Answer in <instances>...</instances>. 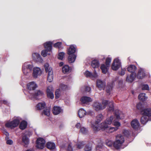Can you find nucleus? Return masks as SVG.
<instances>
[{
	"label": "nucleus",
	"instance_id": "c756f323",
	"mask_svg": "<svg viewBox=\"0 0 151 151\" xmlns=\"http://www.w3.org/2000/svg\"><path fill=\"white\" fill-rule=\"evenodd\" d=\"M47 148L50 150H54L55 148V143L51 142H48L46 144Z\"/></svg>",
	"mask_w": 151,
	"mask_h": 151
},
{
	"label": "nucleus",
	"instance_id": "423d86ee",
	"mask_svg": "<svg viewBox=\"0 0 151 151\" xmlns=\"http://www.w3.org/2000/svg\"><path fill=\"white\" fill-rule=\"evenodd\" d=\"M45 143V141L43 139L39 138L36 141V147L39 149H43L44 147Z\"/></svg>",
	"mask_w": 151,
	"mask_h": 151
},
{
	"label": "nucleus",
	"instance_id": "e433bc0d",
	"mask_svg": "<svg viewBox=\"0 0 151 151\" xmlns=\"http://www.w3.org/2000/svg\"><path fill=\"white\" fill-rule=\"evenodd\" d=\"M109 101L107 100L103 99L102 100L101 106L103 109H105L107 105L109 104V103L110 102Z\"/></svg>",
	"mask_w": 151,
	"mask_h": 151
},
{
	"label": "nucleus",
	"instance_id": "473e14b6",
	"mask_svg": "<svg viewBox=\"0 0 151 151\" xmlns=\"http://www.w3.org/2000/svg\"><path fill=\"white\" fill-rule=\"evenodd\" d=\"M71 67H63L62 68V72L64 73H68L71 71Z\"/></svg>",
	"mask_w": 151,
	"mask_h": 151
},
{
	"label": "nucleus",
	"instance_id": "9d476101",
	"mask_svg": "<svg viewBox=\"0 0 151 151\" xmlns=\"http://www.w3.org/2000/svg\"><path fill=\"white\" fill-rule=\"evenodd\" d=\"M37 86V85L34 82H31L27 85V87L29 90L30 93H32V91H34L35 89Z\"/></svg>",
	"mask_w": 151,
	"mask_h": 151
},
{
	"label": "nucleus",
	"instance_id": "cd10ccee",
	"mask_svg": "<svg viewBox=\"0 0 151 151\" xmlns=\"http://www.w3.org/2000/svg\"><path fill=\"white\" fill-rule=\"evenodd\" d=\"M114 86V84L113 83L111 84L109 83L108 85L106 88V91L108 95L110 94V92L112 90Z\"/></svg>",
	"mask_w": 151,
	"mask_h": 151
},
{
	"label": "nucleus",
	"instance_id": "7c9ffc66",
	"mask_svg": "<svg viewBox=\"0 0 151 151\" xmlns=\"http://www.w3.org/2000/svg\"><path fill=\"white\" fill-rule=\"evenodd\" d=\"M76 56L75 55H69L68 57V61L70 63H73L76 58Z\"/></svg>",
	"mask_w": 151,
	"mask_h": 151
},
{
	"label": "nucleus",
	"instance_id": "a19ab883",
	"mask_svg": "<svg viewBox=\"0 0 151 151\" xmlns=\"http://www.w3.org/2000/svg\"><path fill=\"white\" fill-rule=\"evenodd\" d=\"M30 67H23L22 68V70H23L24 73L25 75L30 71Z\"/></svg>",
	"mask_w": 151,
	"mask_h": 151
},
{
	"label": "nucleus",
	"instance_id": "052dcab7",
	"mask_svg": "<svg viewBox=\"0 0 151 151\" xmlns=\"http://www.w3.org/2000/svg\"><path fill=\"white\" fill-rule=\"evenodd\" d=\"M137 107L138 109L141 110L142 108V104L141 103H139L137 104Z\"/></svg>",
	"mask_w": 151,
	"mask_h": 151
},
{
	"label": "nucleus",
	"instance_id": "774afa93",
	"mask_svg": "<svg viewBox=\"0 0 151 151\" xmlns=\"http://www.w3.org/2000/svg\"><path fill=\"white\" fill-rule=\"evenodd\" d=\"M63 65V62H60L59 63V66H62Z\"/></svg>",
	"mask_w": 151,
	"mask_h": 151
},
{
	"label": "nucleus",
	"instance_id": "de8ad7c7",
	"mask_svg": "<svg viewBox=\"0 0 151 151\" xmlns=\"http://www.w3.org/2000/svg\"><path fill=\"white\" fill-rule=\"evenodd\" d=\"M43 113L47 116H49L50 115V109H46L43 111Z\"/></svg>",
	"mask_w": 151,
	"mask_h": 151
},
{
	"label": "nucleus",
	"instance_id": "72a5a7b5",
	"mask_svg": "<svg viewBox=\"0 0 151 151\" xmlns=\"http://www.w3.org/2000/svg\"><path fill=\"white\" fill-rule=\"evenodd\" d=\"M27 125V122L24 121H23L20 124L19 128L21 129L24 130L26 128Z\"/></svg>",
	"mask_w": 151,
	"mask_h": 151
},
{
	"label": "nucleus",
	"instance_id": "a878e982",
	"mask_svg": "<svg viewBox=\"0 0 151 151\" xmlns=\"http://www.w3.org/2000/svg\"><path fill=\"white\" fill-rule=\"evenodd\" d=\"M148 121H151V118H149L144 115H143L141 119V122L144 124H146Z\"/></svg>",
	"mask_w": 151,
	"mask_h": 151
},
{
	"label": "nucleus",
	"instance_id": "4d7b16f0",
	"mask_svg": "<svg viewBox=\"0 0 151 151\" xmlns=\"http://www.w3.org/2000/svg\"><path fill=\"white\" fill-rule=\"evenodd\" d=\"M61 42H58L54 44V46L55 47L60 48L61 46Z\"/></svg>",
	"mask_w": 151,
	"mask_h": 151
},
{
	"label": "nucleus",
	"instance_id": "0e129e2a",
	"mask_svg": "<svg viewBox=\"0 0 151 151\" xmlns=\"http://www.w3.org/2000/svg\"><path fill=\"white\" fill-rule=\"evenodd\" d=\"M81 125L79 123H78L76 124L75 127L78 129H79L81 127Z\"/></svg>",
	"mask_w": 151,
	"mask_h": 151
},
{
	"label": "nucleus",
	"instance_id": "412c9836",
	"mask_svg": "<svg viewBox=\"0 0 151 151\" xmlns=\"http://www.w3.org/2000/svg\"><path fill=\"white\" fill-rule=\"evenodd\" d=\"M131 125L133 128L136 129L139 128V123L137 120L135 119L132 121Z\"/></svg>",
	"mask_w": 151,
	"mask_h": 151
},
{
	"label": "nucleus",
	"instance_id": "f3484780",
	"mask_svg": "<svg viewBox=\"0 0 151 151\" xmlns=\"http://www.w3.org/2000/svg\"><path fill=\"white\" fill-rule=\"evenodd\" d=\"M96 85L97 87L100 90L104 89L105 86V83L104 81L98 79L96 82Z\"/></svg>",
	"mask_w": 151,
	"mask_h": 151
},
{
	"label": "nucleus",
	"instance_id": "4468645a",
	"mask_svg": "<svg viewBox=\"0 0 151 151\" xmlns=\"http://www.w3.org/2000/svg\"><path fill=\"white\" fill-rule=\"evenodd\" d=\"M53 89L51 86H48L47 88V95L48 98L52 99L54 98V96L53 93Z\"/></svg>",
	"mask_w": 151,
	"mask_h": 151
},
{
	"label": "nucleus",
	"instance_id": "f8f14e48",
	"mask_svg": "<svg viewBox=\"0 0 151 151\" xmlns=\"http://www.w3.org/2000/svg\"><path fill=\"white\" fill-rule=\"evenodd\" d=\"M111 68L113 70H118V73L121 75H124L125 74V69L124 67H111Z\"/></svg>",
	"mask_w": 151,
	"mask_h": 151
},
{
	"label": "nucleus",
	"instance_id": "ddd939ff",
	"mask_svg": "<svg viewBox=\"0 0 151 151\" xmlns=\"http://www.w3.org/2000/svg\"><path fill=\"white\" fill-rule=\"evenodd\" d=\"M93 109L96 111L103 110L101 103L98 101H96L93 102Z\"/></svg>",
	"mask_w": 151,
	"mask_h": 151
},
{
	"label": "nucleus",
	"instance_id": "8fccbe9b",
	"mask_svg": "<svg viewBox=\"0 0 151 151\" xmlns=\"http://www.w3.org/2000/svg\"><path fill=\"white\" fill-rule=\"evenodd\" d=\"M142 90H149V88L147 84H144L142 86Z\"/></svg>",
	"mask_w": 151,
	"mask_h": 151
},
{
	"label": "nucleus",
	"instance_id": "dca6fc26",
	"mask_svg": "<svg viewBox=\"0 0 151 151\" xmlns=\"http://www.w3.org/2000/svg\"><path fill=\"white\" fill-rule=\"evenodd\" d=\"M92 101V99L91 98L86 96H83L81 99V101L83 104H88L89 102Z\"/></svg>",
	"mask_w": 151,
	"mask_h": 151
},
{
	"label": "nucleus",
	"instance_id": "5701e85b",
	"mask_svg": "<svg viewBox=\"0 0 151 151\" xmlns=\"http://www.w3.org/2000/svg\"><path fill=\"white\" fill-rule=\"evenodd\" d=\"M68 54L69 55H74L76 51V47L73 45H71L67 50Z\"/></svg>",
	"mask_w": 151,
	"mask_h": 151
},
{
	"label": "nucleus",
	"instance_id": "c85d7f7f",
	"mask_svg": "<svg viewBox=\"0 0 151 151\" xmlns=\"http://www.w3.org/2000/svg\"><path fill=\"white\" fill-rule=\"evenodd\" d=\"M121 61L118 58H115L111 66H121Z\"/></svg>",
	"mask_w": 151,
	"mask_h": 151
},
{
	"label": "nucleus",
	"instance_id": "f704fd0d",
	"mask_svg": "<svg viewBox=\"0 0 151 151\" xmlns=\"http://www.w3.org/2000/svg\"><path fill=\"white\" fill-rule=\"evenodd\" d=\"M108 109V111L110 112H112L114 111V107L113 105V102L112 101H110V102L109 103Z\"/></svg>",
	"mask_w": 151,
	"mask_h": 151
},
{
	"label": "nucleus",
	"instance_id": "603ef678",
	"mask_svg": "<svg viewBox=\"0 0 151 151\" xmlns=\"http://www.w3.org/2000/svg\"><path fill=\"white\" fill-rule=\"evenodd\" d=\"M113 124L116 127H118V128L121 125V124L119 122L115 121V120L113 121Z\"/></svg>",
	"mask_w": 151,
	"mask_h": 151
},
{
	"label": "nucleus",
	"instance_id": "13d9d810",
	"mask_svg": "<svg viewBox=\"0 0 151 151\" xmlns=\"http://www.w3.org/2000/svg\"><path fill=\"white\" fill-rule=\"evenodd\" d=\"M106 145L109 147H111L113 144L111 140H107L106 142Z\"/></svg>",
	"mask_w": 151,
	"mask_h": 151
},
{
	"label": "nucleus",
	"instance_id": "39448f33",
	"mask_svg": "<svg viewBox=\"0 0 151 151\" xmlns=\"http://www.w3.org/2000/svg\"><path fill=\"white\" fill-rule=\"evenodd\" d=\"M19 123V120L18 119H16L12 121L7 122L5 124V126L7 127L12 129L17 126Z\"/></svg>",
	"mask_w": 151,
	"mask_h": 151
},
{
	"label": "nucleus",
	"instance_id": "a18cd8bd",
	"mask_svg": "<svg viewBox=\"0 0 151 151\" xmlns=\"http://www.w3.org/2000/svg\"><path fill=\"white\" fill-rule=\"evenodd\" d=\"M111 58L107 57L106 60L105 64L106 66H108L110 65V63L111 61Z\"/></svg>",
	"mask_w": 151,
	"mask_h": 151
},
{
	"label": "nucleus",
	"instance_id": "aec40b11",
	"mask_svg": "<svg viewBox=\"0 0 151 151\" xmlns=\"http://www.w3.org/2000/svg\"><path fill=\"white\" fill-rule=\"evenodd\" d=\"M29 139L26 135H23L22 138V143L25 147H27L29 144Z\"/></svg>",
	"mask_w": 151,
	"mask_h": 151
},
{
	"label": "nucleus",
	"instance_id": "0eeeda50",
	"mask_svg": "<svg viewBox=\"0 0 151 151\" xmlns=\"http://www.w3.org/2000/svg\"><path fill=\"white\" fill-rule=\"evenodd\" d=\"M103 131H104L108 133H111L117 130L118 127H112L109 126H105L104 127L100 128Z\"/></svg>",
	"mask_w": 151,
	"mask_h": 151
},
{
	"label": "nucleus",
	"instance_id": "6e6552de",
	"mask_svg": "<svg viewBox=\"0 0 151 151\" xmlns=\"http://www.w3.org/2000/svg\"><path fill=\"white\" fill-rule=\"evenodd\" d=\"M42 71L41 69L38 67H34L33 69V76L34 77L37 78L38 76H40Z\"/></svg>",
	"mask_w": 151,
	"mask_h": 151
},
{
	"label": "nucleus",
	"instance_id": "4be33fe9",
	"mask_svg": "<svg viewBox=\"0 0 151 151\" xmlns=\"http://www.w3.org/2000/svg\"><path fill=\"white\" fill-rule=\"evenodd\" d=\"M62 109L60 107L56 106H54L52 109V112L53 114L57 115L62 111Z\"/></svg>",
	"mask_w": 151,
	"mask_h": 151
},
{
	"label": "nucleus",
	"instance_id": "680f3d73",
	"mask_svg": "<svg viewBox=\"0 0 151 151\" xmlns=\"http://www.w3.org/2000/svg\"><path fill=\"white\" fill-rule=\"evenodd\" d=\"M6 143L9 145H12L13 143V141L12 140L8 139L6 141Z\"/></svg>",
	"mask_w": 151,
	"mask_h": 151
},
{
	"label": "nucleus",
	"instance_id": "3c124183",
	"mask_svg": "<svg viewBox=\"0 0 151 151\" xmlns=\"http://www.w3.org/2000/svg\"><path fill=\"white\" fill-rule=\"evenodd\" d=\"M32 134V132L31 131H27L25 132L24 134V135H26V136H27L28 137H30L31 136Z\"/></svg>",
	"mask_w": 151,
	"mask_h": 151
},
{
	"label": "nucleus",
	"instance_id": "a211bd4d",
	"mask_svg": "<svg viewBox=\"0 0 151 151\" xmlns=\"http://www.w3.org/2000/svg\"><path fill=\"white\" fill-rule=\"evenodd\" d=\"M84 74L86 77H89L92 78H96L98 76V75L97 73L96 72L95 70V72H94V73L93 74H92L88 70L86 71L84 73Z\"/></svg>",
	"mask_w": 151,
	"mask_h": 151
},
{
	"label": "nucleus",
	"instance_id": "37998d69",
	"mask_svg": "<svg viewBox=\"0 0 151 151\" xmlns=\"http://www.w3.org/2000/svg\"><path fill=\"white\" fill-rule=\"evenodd\" d=\"M120 113L121 112L118 111H116L115 115L117 119H119L122 118V116H121L122 114Z\"/></svg>",
	"mask_w": 151,
	"mask_h": 151
},
{
	"label": "nucleus",
	"instance_id": "ea45409f",
	"mask_svg": "<svg viewBox=\"0 0 151 151\" xmlns=\"http://www.w3.org/2000/svg\"><path fill=\"white\" fill-rule=\"evenodd\" d=\"M137 68L136 67H128L127 70L130 73H134L136 70Z\"/></svg>",
	"mask_w": 151,
	"mask_h": 151
},
{
	"label": "nucleus",
	"instance_id": "f03ea898",
	"mask_svg": "<svg viewBox=\"0 0 151 151\" xmlns=\"http://www.w3.org/2000/svg\"><path fill=\"white\" fill-rule=\"evenodd\" d=\"M124 141V137L121 134H118L116 137V140L113 143L114 147L119 149L121 146Z\"/></svg>",
	"mask_w": 151,
	"mask_h": 151
},
{
	"label": "nucleus",
	"instance_id": "864d4df0",
	"mask_svg": "<svg viewBox=\"0 0 151 151\" xmlns=\"http://www.w3.org/2000/svg\"><path fill=\"white\" fill-rule=\"evenodd\" d=\"M91 127H92L93 130L95 131H97L99 129L96 127L95 125H94L92 123L91 124Z\"/></svg>",
	"mask_w": 151,
	"mask_h": 151
},
{
	"label": "nucleus",
	"instance_id": "338daca9",
	"mask_svg": "<svg viewBox=\"0 0 151 151\" xmlns=\"http://www.w3.org/2000/svg\"><path fill=\"white\" fill-rule=\"evenodd\" d=\"M91 62L90 61H87L86 63V65L87 66H88L91 65Z\"/></svg>",
	"mask_w": 151,
	"mask_h": 151
},
{
	"label": "nucleus",
	"instance_id": "09e8293b",
	"mask_svg": "<svg viewBox=\"0 0 151 151\" xmlns=\"http://www.w3.org/2000/svg\"><path fill=\"white\" fill-rule=\"evenodd\" d=\"M64 53L63 52L59 53L58 56V59L62 60L64 58Z\"/></svg>",
	"mask_w": 151,
	"mask_h": 151
},
{
	"label": "nucleus",
	"instance_id": "bb28decb",
	"mask_svg": "<svg viewBox=\"0 0 151 151\" xmlns=\"http://www.w3.org/2000/svg\"><path fill=\"white\" fill-rule=\"evenodd\" d=\"M104 118L103 115L101 114H99L96 117L95 120V124H97L103 119Z\"/></svg>",
	"mask_w": 151,
	"mask_h": 151
},
{
	"label": "nucleus",
	"instance_id": "20e7f679",
	"mask_svg": "<svg viewBox=\"0 0 151 151\" xmlns=\"http://www.w3.org/2000/svg\"><path fill=\"white\" fill-rule=\"evenodd\" d=\"M45 69L47 74V79L49 82H52L53 79V72L52 68L51 67H45Z\"/></svg>",
	"mask_w": 151,
	"mask_h": 151
},
{
	"label": "nucleus",
	"instance_id": "79ce46f5",
	"mask_svg": "<svg viewBox=\"0 0 151 151\" xmlns=\"http://www.w3.org/2000/svg\"><path fill=\"white\" fill-rule=\"evenodd\" d=\"M80 132L83 134H86L88 133V130L87 128L82 127L81 128Z\"/></svg>",
	"mask_w": 151,
	"mask_h": 151
},
{
	"label": "nucleus",
	"instance_id": "4c0bfd02",
	"mask_svg": "<svg viewBox=\"0 0 151 151\" xmlns=\"http://www.w3.org/2000/svg\"><path fill=\"white\" fill-rule=\"evenodd\" d=\"M100 63L98 60L94 59L91 61V66H99Z\"/></svg>",
	"mask_w": 151,
	"mask_h": 151
},
{
	"label": "nucleus",
	"instance_id": "7ed1b4c3",
	"mask_svg": "<svg viewBox=\"0 0 151 151\" xmlns=\"http://www.w3.org/2000/svg\"><path fill=\"white\" fill-rule=\"evenodd\" d=\"M52 44V42L50 41L47 42L44 44L45 49L42 50L41 52V54L43 57H46L47 55V52L51 50Z\"/></svg>",
	"mask_w": 151,
	"mask_h": 151
},
{
	"label": "nucleus",
	"instance_id": "f257e3e1",
	"mask_svg": "<svg viewBox=\"0 0 151 151\" xmlns=\"http://www.w3.org/2000/svg\"><path fill=\"white\" fill-rule=\"evenodd\" d=\"M84 144L83 142H79L77 144H76L75 142H73L68 144L67 151H74L77 149H81L83 148Z\"/></svg>",
	"mask_w": 151,
	"mask_h": 151
},
{
	"label": "nucleus",
	"instance_id": "58836bf2",
	"mask_svg": "<svg viewBox=\"0 0 151 151\" xmlns=\"http://www.w3.org/2000/svg\"><path fill=\"white\" fill-rule=\"evenodd\" d=\"M138 99L142 101H144L147 99V97L145 96V93H141L138 96Z\"/></svg>",
	"mask_w": 151,
	"mask_h": 151
},
{
	"label": "nucleus",
	"instance_id": "1a4fd4ad",
	"mask_svg": "<svg viewBox=\"0 0 151 151\" xmlns=\"http://www.w3.org/2000/svg\"><path fill=\"white\" fill-rule=\"evenodd\" d=\"M114 116H111L110 117L108 118L104 122H102L100 125V127H104L105 126H108L112 123L114 119Z\"/></svg>",
	"mask_w": 151,
	"mask_h": 151
},
{
	"label": "nucleus",
	"instance_id": "bf43d9fd",
	"mask_svg": "<svg viewBox=\"0 0 151 151\" xmlns=\"http://www.w3.org/2000/svg\"><path fill=\"white\" fill-rule=\"evenodd\" d=\"M123 134L126 136H127L129 135V132L128 130L124 129L123 132Z\"/></svg>",
	"mask_w": 151,
	"mask_h": 151
},
{
	"label": "nucleus",
	"instance_id": "c9c22d12",
	"mask_svg": "<svg viewBox=\"0 0 151 151\" xmlns=\"http://www.w3.org/2000/svg\"><path fill=\"white\" fill-rule=\"evenodd\" d=\"M45 105V104L44 102L39 103L36 106L38 110L42 109L44 108Z\"/></svg>",
	"mask_w": 151,
	"mask_h": 151
},
{
	"label": "nucleus",
	"instance_id": "2f4dec72",
	"mask_svg": "<svg viewBox=\"0 0 151 151\" xmlns=\"http://www.w3.org/2000/svg\"><path fill=\"white\" fill-rule=\"evenodd\" d=\"M145 75L144 70L141 69L138 72L137 77L139 79H142L145 76Z\"/></svg>",
	"mask_w": 151,
	"mask_h": 151
},
{
	"label": "nucleus",
	"instance_id": "6e6d98bb",
	"mask_svg": "<svg viewBox=\"0 0 151 151\" xmlns=\"http://www.w3.org/2000/svg\"><path fill=\"white\" fill-rule=\"evenodd\" d=\"M91 149V146L88 145H86L85 148L84 150L85 151H90Z\"/></svg>",
	"mask_w": 151,
	"mask_h": 151
},
{
	"label": "nucleus",
	"instance_id": "393cba45",
	"mask_svg": "<svg viewBox=\"0 0 151 151\" xmlns=\"http://www.w3.org/2000/svg\"><path fill=\"white\" fill-rule=\"evenodd\" d=\"M136 77V74L134 73H131L130 75H128L127 76L126 80L129 82H132L134 79Z\"/></svg>",
	"mask_w": 151,
	"mask_h": 151
},
{
	"label": "nucleus",
	"instance_id": "49530a36",
	"mask_svg": "<svg viewBox=\"0 0 151 151\" xmlns=\"http://www.w3.org/2000/svg\"><path fill=\"white\" fill-rule=\"evenodd\" d=\"M101 69L102 70V72L103 73L106 74L108 72V70L109 67H100Z\"/></svg>",
	"mask_w": 151,
	"mask_h": 151
},
{
	"label": "nucleus",
	"instance_id": "5fc2aeb1",
	"mask_svg": "<svg viewBox=\"0 0 151 151\" xmlns=\"http://www.w3.org/2000/svg\"><path fill=\"white\" fill-rule=\"evenodd\" d=\"M60 87L63 90H66L68 88V86H67L63 84H61L60 86Z\"/></svg>",
	"mask_w": 151,
	"mask_h": 151
},
{
	"label": "nucleus",
	"instance_id": "69168bd1",
	"mask_svg": "<svg viewBox=\"0 0 151 151\" xmlns=\"http://www.w3.org/2000/svg\"><path fill=\"white\" fill-rule=\"evenodd\" d=\"M29 62H25L24 64V66H32V64H29Z\"/></svg>",
	"mask_w": 151,
	"mask_h": 151
},
{
	"label": "nucleus",
	"instance_id": "2eb2a0df",
	"mask_svg": "<svg viewBox=\"0 0 151 151\" xmlns=\"http://www.w3.org/2000/svg\"><path fill=\"white\" fill-rule=\"evenodd\" d=\"M31 94L33 98L37 99H39V97L42 96L44 93L42 91L40 90H37L34 93H32Z\"/></svg>",
	"mask_w": 151,
	"mask_h": 151
},
{
	"label": "nucleus",
	"instance_id": "9b49d317",
	"mask_svg": "<svg viewBox=\"0 0 151 151\" xmlns=\"http://www.w3.org/2000/svg\"><path fill=\"white\" fill-rule=\"evenodd\" d=\"M32 58L34 60L39 63H42L43 60L40 55L38 53H34L32 54Z\"/></svg>",
	"mask_w": 151,
	"mask_h": 151
},
{
	"label": "nucleus",
	"instance_id": "b1692460",
	"mask_svg": "<svg viewBox=\"0 0 151 151\" xmlns=\"http://www.w3.org/2000/svg\"><path fill=\"white\" fill-rule=\"evenodd\" d=\"M88 114L89 113L88 112H86L83 109H80L78 111V115L80 118H83L86 115Z\"/></svg>",
	"mask_w": 151,
	"mask_h": 151
},
{
	"label": "nucleus",
	"instance_id": "e2e57ef3",
	"mask_svg": "<svg viewBox=\"0 0 151 151\" xmlns=\"http://www.w3.org/2000/svg\"><path fill=\"white\" fill-rule=\"evenodd\" d=\"M84 88L85 91L86 92H89L91 90V88L89 86H85Z\"/></svg>",
	"mask_w": 151,
	"mask_h": 151
},
{
	"label": "nucleus",
	"instance_id": "6ab92c4d",
	"mask_svg": "<svg viewBox=\"0 0 151 151\" xmlns=\"http://www.w3.org/2000/svg\"><path fill=\"white\" fill-rule=\"evenodd\" d=\"M142 114L149 118H151V109H145L142 111Z\"/></svg>",
	"mask_w": 151,
	"mask_h": 151
},
{
	"label": "nucleus",
	"instance_id": "c03bdc74",
	"mask_svg": "<svg viewBox=\"0 0 151 151\" xmlns=\"http://www.w3.org/2000/svg\"><path fill=\"white\" fill-rule=\"evenodd\" d=\"M61 91L60 89H58L56 90L55 92V98L56 99L58 98L61 96Z\"/></svg>",
	"mask_w": 151,
	"mask_h": 151
}]
</instances>
